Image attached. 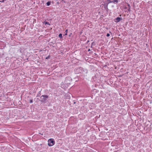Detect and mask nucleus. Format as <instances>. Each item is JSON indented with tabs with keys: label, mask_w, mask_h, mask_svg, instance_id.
Returning <instances> with one entry per match:
<instances>
[{
	"label": "nucleus",
	"mask_w": 152,
	"mask_h": 152,
	"mask_svg": "<svg viewBox=\"0 0 152 152\" xmlns=\"http://www.w3.org/2000/svg\"><path fill=\"white\" fill-rule=\"evenodd\" d=\"M48 96L47 95H42L40 97V99H41V100L40 101V102L42 103H45L46 102L48 98Z\"/></svg>",
	"instance_id": "f257e3e1"
},
{
	"label": "nucleus",
	"mask_w": 152,
	"mask_h": 152,
	"mask_svg": "<svg viewBox=\"0 0 152 152\" xmlns=\"http://www.w3.org/2000/svg\"><path fill=\"white\" fill-rule=\"evenodd\" d=\"M48 145L49 146H51L54 145L55 142L53 139L50 138L48 140Z\"/></svg>",
	"instance_id": "f03ea898"
},
{
	"label": "nucleus",
	"mask_w": 152,
	"mask_h": 152,
	"mask_svg": "<svg viewBox=\"0 0 152 152\" xmlns=\"http://www.w3.org/2000/svg\"><path fill=\"white\" fill-rule=\"evenodd\" d=\"M112 2L113 3L116 4L118 2V0H113L112 1Z\"/></svg>",
	"instance_id": "39448f33"
},
{
	"label": "nucleus",
	"mask_w": 152,
	"mask_h": 152,
	"mask_svg": "<svg viewBox=\"0 0 152 152\" xmlns=\"http://www.w3.org/2000/svg\"><path fill=\"white\" fill-rule=\"evenodd\" d=\"M110 36V34H109V33H107V34L106 36H107V37H109Z\"/></svg>",
	"instance_id": "4468645a"
},
{
	"label": "nucleus",
	"mask_w": 152,
	"mask_h": 152,
	"mask_svg": "<svg viewBox=\"0 0 152 152\" xmlns=\"http://www.w3.org/2000/svg\"><path fill=\"white\" fill-rule=\"evenodd\" d=\"M128 6H129V9H128V10L129 12L130 11V6L129 4H128Z\"/></svg>",
	"instance_id": "1a4fd4ad"
},
{
	"label": "nucleus",
	"mask_w": 152,
	"mask_h": 152,
	"mask_svg": "<svg viewBox=\"0 0 152 152\" xmlns=\"http://www.w3.org/2000/svg\"><path fill=\"white\" fill-rule=\"evenodd\" d=\"M125 9H127V7H125Z\"/></svg>",
	"instance_id": "f3484780"
},
{
	"label": "nucleus",
	"mask_w": 152,
	"mask_h": 152,
	"mask_svg": "<svg viewBox=\"0 0 152 152\" xmlns=\"http://www.w3.org/2000/svg\"><path fill=\"white\" fill-rule=\"evenodd\" d=\"M51 4V2L50 1H48L47 3V5L48 6H49Z\"/></svg>",
	"instance_id": "423d86ee"
},
{
	"label": "nucleus",
	"mask_w": 152,
	"mask_h": 152,
	"mask_svg": "<svg viewBox=\"0 0 152 152\" xmlns=\"http://www.w3.org/2000/svg\"><path fill=\"white\" fill-rule=\"evenodd\" d=\"M58 37L60 39L62 38V34H60L59 35Z\"/></svg>",
	"instance_id": "6e6552de"
},
{
	"label": "nucleus",
	"mask_w": 152,
	"mask_h": 152,
	"mask_svg": "<svg viewBox=\"0 0 152 152\" xmlns=\"http://www.w3.org/2000/svg\"><path fill=\"white\" fill-rule=\"evenodd\" d=\"M65 32L66 33V34H65V35H66L67 34V33L68 32V30L67 29H66V30H65Z\"/></svg>",
	"instance_id": "ddd939ff"
},
{
	"label": "nucleus",
	"mask_w": 152,
	"mask_h": 152,
	"mask_svg": "<svg viewBox=\"0 0 152 152\" xmlns=\"http://www.w3.org/2000/svg\"><path fill=\"white\" fill-rule=\"evenodd\" d=\"M108 5V4H103L104 8L107 11H108V7H107Z\"/></svg>",
	"instance_id": "20e7f679"
},
{
	"label": "nucleus",
	"mask_w": 152,
	"mask_h": 152,
	"mask_svg": "<svg viewBox=\"0 0 152 152\" xmlns=\"http://www.w3.org/2000/svg\"><path fill=\"white\" fill-rule=\"evenodd\" d=\"M50 56L49 55L46 58V59H48L50 58Z\"/></svg>",
	"instance_id": "9b49d317"
},
{
	"label": "nucleus",
	"mask_w": 152,
	"mask_h": 152,
	"mask_svg": "<svg viewBox=\"0 0 152 152\" xmlns=\"http://www.w3.org/2000/svg\"><path fill=\"white\" fill-rule=\"evenodd\" d=\"M90 49H88V51H90Z\"/></svg>",
	"instance_id": "2eb2a0df"
},
{
	"label": "nucleus",
	"mask_w": 152,
	"mask_h": 152,
	"mask_svg": "<svg viewBox=\"0 0 152 152\" xmlns=\"http://www.w3.org/2000/svg\"><path fill=\"white\" fill-rule=\"evenodd\" d=\"M108 1V3L107 4H108L111 3H113L112 2V1H111V0H107Z\"/></svg>",
	"instance_id": "0eeeda50"
},
{
	"label": "nucleus",
	"mask_w": 152,
	"mask_h": 152,
	"mask_svg": "<svg viewBox=\"0 0 152 152\" xmlns=\"http://www.w3.org/2000/svg\"><path fill=\"white\" fill-rule=\"evenodd\" d=\"M110 33L112 34V33H111V32L110 31Z\"/></svg>",
	"instance_id": "dca6fc26"
},
{
	"label": "nucleus",
	"mask_w": 152,
	"mask_h": 152,
	"mask_svg": "<svg viewBox=\"0 0 152 152\" xmlns=\"http://www.w3.org/2000/svg\"><path fill=\"white\" fill-rule=\"evenodd\" d=\"M32 102H33V100L32 99H30L29 100V103H32Z\"/></svg>",
	"instance_id": "f8f14e48"
},
{
	"label": "nucleus",
	"mask_w": 152,
	"mask_h": 152,
	"mask_svg": "<svg viewBox=\"0 0 152 152\" xmlns=\"http://www.w3.org/2000/svg\"><path fill=\"white\" fill-rule=\"evenodd\" d=\"M122 19L119 17H117L115 19V21L116 23L119 22Z\"/></svg>",
	"instance_id": "7ed1b4c3"
},
{
	"label": "nucleus",
	"mask_w": 152,
	"mask_h": 152,
	"mask_svg": "<svg viewBox=\"0 0 152 152\" xmlns=\"http://www.w3.org/2000/svg\"><path fill=\"white\" fill-rule=\"evenodd\" d=\"M44 23H45V24H48V25H50V24L48 22H46V21H45L44 22Z\"/></svg>",
	"instance_id": "9d476101"
}]
</instances>
